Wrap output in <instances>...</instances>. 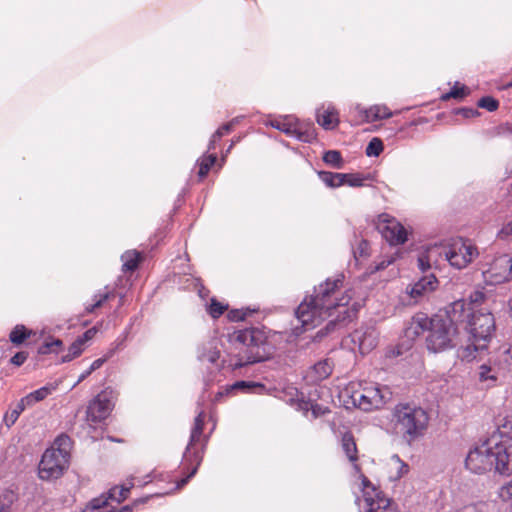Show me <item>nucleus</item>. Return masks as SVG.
I'll return each mask as SVG.
<instances>
[{
    "label": "nucleus",
    "instance_id": "a18cd8bd",
    "mask_svg": "<svg viewBox=\"0 0 512 512\" xmlns=\"http://www.w3.org/2000/svg\"><path fill=\"white\" fill-rule=\"evenodd\" d=\"M497 235L501 240L512 241V220L505 223Z\"/></svg>",
    "mask_w": 512,
    "mask_h": 512
},
{
    "label": "nucleus",
    "instance_id": "6e6552de",
    "mask_svg": "<svg viewBox=\"0 0 512 512\" xmlns=\"http://www.w3.org/2000/svg\"><path fill=\"white\" fill-rule=\"evenodd\" d=\"M204 420L205 412L201 410L194 419L189 442L182 458L183 469L189 470V473L186 477L177 482L176 489L184 487L189 482V480L196 474L198 467L203 460L205 443L200 448H198L197 445L200 442L203 433Z\"/></svg>",
    "mask_w": 512,
    "mask_h": 512
},
{
    "label": "nucleus",
    "instance_id": "58836bf2",
    "mask_svg": "<svg viewBox=\"0 0 512 512\" xmlns=\"http://www.w3.org/2000/svg\"><path fill=\"white\" fill-rule=\"evenodd\" d=\"M227 307V305L212 298L210 304L207 306V312L212 318L217 319L224 313Z\"/></svg>",
    "mask_w": 512,
    "mask_h": 512
},
{
    "label": "nucleus",
    "instance_id": "2eb2a0df",
    "mask_svg": "<svg viewBox=\"0 0 512 512\" xmlns=\"http://www.w3.org/2000/svg\"><path fill=\"white\" fill-rule=\"evenodd\" d=\"M378 229L391 245H402L408 240L406 228L390 215L383 213L378 217Z\"/></svg>",
    "mask_w": 512,
    "mask_h": 512
},
{
    "label": "nucleus",
    "instance_id": "4be33fe9",
    "mask_svg": "<svg viewBox=\"0 0 512 512\" xmlns=\"http://www.w3.org/2000/svg\"><path fill=\"white\" fill-rule=\"evenodd\" d=\"M316 119L325 130H333L339 124V113L333 105L328 104L317 110Z\"/></svg>",
    "mask_w": 512,
    "mask_h": 512
},
{
    "label": "nucleus",
    "instance_id": "6ab92c4d",
    "mask_svg": "<svg viewBox=\"0 0 512 512\" xmlns=\"http://www.w3.org/2000/svg\"><path fill=\"white\" fill-rule=\"evenodd\" d=\"M438 279L434 273H429L427 275H422L409 290H407L408 294L411 298L417 302L420 298L425 296L428 293L433 292L438 287Z\"/></svg>",
    "mask_w": 512,
    "mask_h": 512
},
{
    "label": "nucleus",
    "instance_id": "c03bdc74",
    "mask_svg": "<svg viewBox=\"0 0 512 512\" xmlns=\"http://www.w3.org/2000/svg\"><path fill=\"white\" fill-rule=\"evenodd\" d=\"M499 496L504 502L512 505V480L500 488Z\"/></svg>",
    "mask_w": 512,
    "mask_h": 512
},
{
    "label": "nucleus",
    "instance_id": "a211bd4d",
    "mask_svg": "<svg viewBox=\"0 0 512 512\" xmlns=\"http://www.w3.org/2000/svg\"><path fill=\"white\" fill-rule=\"evenodd\" d=\"M266 387L261 382L256 381H246L239 380L234 382L231 385H227L223 387L221 390L217 392L215 395V401H220L223 396L230 395L234 392H241L244 394H264L266 392Z\"/></svg>",
    "mask_w": 512,
    "mask_h": 512
},
{
    "label": "nucleus",
    "instance_id": "393cba45",
    "mask_svg": "<svg viewBox=\"0 0 512 512\" xmlns=\"http://www.w3.org/2000/svg\"><path fill=\"white\" fill-rule=\"evenodd\" d=\"M56 389V385L54 384H48V385H45L31 393H29L28 395H26L25 397H23L22 399L25 401V403L28 405V406H32L34 405L35 403L39 402V401H42L44 400L46 397H48L54 390Z\"/></svg>",
    "mask_w": 512,
    "mask_h": 512
},
{
    "label": "nucleus",
    "instance_id": "473e14b6",
    "mask_svg": "<svg viewBox=\"0 0 512 512\" xmlns=\"http://www.w3.org/2000/svg\"><path fill=\"white\" fill-rule=\"evenodd\" d=\"M464 300L466 301V305L469 311L475 312L480 309H486L482 306L485 301V294L482 291L476 290L470 294L468 300Z\"/></svg>",
    "mask_w": 512,
    "mask_h": 512
},
{
    "label": "nucleus",
    "instance_id": "bf43d9fd",
    "mask_svg": "<svg viewBox=\"0 0 512 512\" xmlns=\"http://www.w3.org/2000/svg\"><path fill=\"white\" fill-rule=\"evenodd\" d=\"M395 259L396 257L394 255L383 258L380 262L377 263L376 270H383L387 268L389 265L394 263Z\"/></svg>",
    "mask_w": 512,
    "mask_h": 512
},
{
    "label": "nucleus",
    "instance_id": "9d476101",
    "mask_svg": "<svg viewBox=\"0 0 512 512\" xmlns=\"http://www.w3.org/2000/svg\"><path fill=\"white\" fill-rule=\"evenodd\" d=\"M452 267L463 269L478 256L477 247L469 240L459 239L441 251Z\"/></svg>",
    "mask_w": 512,
    "mask_h": 512
},
{
    "label": "nucleus",
    "instance_id": "338daca9",
    "mask_svg": "<svg viewBox=\"0 0 512 512\" xmlns=\"http://www.w3.org/2000/svg\"><path fill=\"white\" fill-rule=\"evenodd\" d=\"M92 373H93V371H90V367H89L87 370L83 371V372L80 374V376H79V378H78V380H77V382L75 383V385H74V386H76L77 384H79V383H81L82 381H84V380H85L88 376H90Z\"/></svg>",
    "mask_w": 512,
    "mask_h": 512
},
{
    "label": "nucleus",
    "instance_id": "774afa93",
    "mask_svg": "<svg viewBox=\"0 0 512 512\" xmlns=\"http://www.w3.org/2000/svg\"><path fill=\"white\" fill-rule=\"evenodd\" d=\"M106 512H132V507L129 505L123 506L117 510H108Z\"/></svg>",
    "mask_w": 512,
    "mask_h": 512
},
{
    "label": "nucleus",
    "instance_id": "3c124183",
    "mask_svg": "<svg viewBox=\"0 0 512 512\" xmlns=\"http://www.w3.org/2000/svg\"><path fill=\"white\" fill-rule=\"evenodd\" d=\"M343 311H337V315H336V318L334 320H330L327 327H329L330 325L334 324L335 320L337 321H344L346 319H351L352 317V314H355V311H352V313L346 309L345 307H343Z\"/></svg>",
    "mask_w": 512,
    "mask_h": 512
},
{
    "label": "nucleus",
    "instance_id": "f03ea898",
    "mask_svg": "<svg viewBox=\"0 0 512 512\" xmlns=\"http://www.w3.org/2000/svg\"><path fill=\"white\" fill-rule=\"evenodd\" d=\"M449 315L454 321L460 323L467 335L470 344L461 346L458 349V356L462 360L471 361L476 357L477 352L487 349L495 331V319L488 309L469 311L464 299L456 300L449 304Z\"/></svg>",
    "mask_w": 512,
    "mask_h": 512
},
{
    "label": "nucleus",
    "instance_id": "a19ab883",
    "mask_svg": "<svg viewBox=\"0 0 512 512\" xmlns=\"http://www.w3.org/2000/svg\"><path fill=\"white\" fill-rule=\"evenodd\" d=\"M82 352H83V346L81 345V341L75 340L70 345V347L68 349V353L66 355L62 356V362L63 363L70 362L74 358L80 356Z\"/></svg>",
    "mask_w": 512,
    "mask_h": 512
},
{
    "label": "nucleus",
    "instance_id": "a878e982",
    "mask_svg": "<svg viewBox=\"0 0 512 512\" xmlns=\"http://www.w3.org/2000/svg\"><path fill=\"white\" fill-rule=\"evenodd\" d=\"M317 175L319 179L329 188H338L343 186V173L330 172V171H318Z\"/></svg>",
    "mask_w": 512,
    "mask_h": 512
},
{
    "label": "nucleus",
    "instance_id": "79ce46f5",
    "mask_svg": "<svg viewBox=\"0 0 512 512\" xmlns=\"http://www.w3.org/2000/svg\"><path fill=\"white\" fill-rule=\"evenodd\" d=\"M343 185L350 187H361L364 185L365 178L359 173H343Z\"/></svg>",
    "mask_w": 512,
    "mask_h": 512
},
{
    "label": "nucleus",
    "instance_id": "2f4dec72",
    "mask_svg": "<svg viewBox=\"0 0 512 512\" xmlns=\"http://www.w3.org/2000/svg\"><path fill=\"white\" fill-rule=\"evenodd\" d=\"M322 160L325 164L335 169H341L344 166L342 154L338 150H328L324 152Z\"/></svg>",
    "mask_w": 512,
    "mask_h": 512
},
{
    "label": "nucleus",
    "instance_id": "8fccbe9b",
    "mask_svg": "<svg viewBox=\"0 0 512 512\" xmlns=\"http://www.w3.org/2000/svg\"><path fill=\"white\" fill-rule=\"evenodd\" d=\"M310 411L312 413L313 419H316V418L330 412L328 407H324L318 403H311Z\"/></svg>",
    "mask_w": 512,
    "mask_h": 512
},
{
    "label": "nucleus",
    "instance_id": "37998d69",
    "mask_svg": "<svg viewBox=\"0 0 512 512\" xmlns=\"http://www.w3.org/2000/svg\"><path fill=\"white\" fill-rule=\"evenodd\" d=\"M478 106L488 110L489 112H493L497 110L499 102L491 96H484L478 101Z\"/></svg>",
    "mask_w": 512,
    "mask_h": 512
},
{
    "label": "nucleus",
    "instance_id": "c756f323",
    "mask_svg": "<svg viewBox=\"0 0 512 512\" xmlns=\"http://www.w3.org/2000/svg\"><path fill=\"white\" fill-rule=\"evenodd\" d=\"M141 256L137 251H126L121 256L123 271H134L140 262Z\"/></svg>",
    "mask_w": 512,
    "mask_h": 512
},
{
    "label": "nucleus",
    "instance_id": "4468645a",
    "mask_svg": "<svg viewBox=\"0 0 512 512\" xmlns=\"http://www.w3.org/2000/svg\"><path fill=\"white\" fill-rule=\"evenodd\" d=\"M512 365V357L510 350L506 349L500 352L496 359L484 363L479 367V380L481 382H489L494 384L501 373L506 372Z\"/></svg>",
    "mask_w": 512,
    "mask_h": 512
},
{
    "label": "nucleus",
    "instance_id": "f257e3e1",
    "mask_svg": "<svg viewBox=\"0 0 512 512\" xmlns=\"http://www.w3.org/2000/svg\"><path fill=\"white\" fill-rule=\"evenodd\" d=\"M344 275L336 274L314 287L313 293L306 296L295 310L297 320L303 330L320 325L324 320L336 315L340 307H346L352 295L343 291Z\"/></svg>",
    "mask_w": 512,
    "mask_h": 512
},
{
    "label": "nucleus",
    "instance_id": "5701e85b",
    "mask_svg": "<svg viewBox=\"0 0 512 512\" xmlns=\"http://www.w3.org/2000/svg\"><path fill=\"white\" fill-rule=\"evenodd\" d=\"M295 132L293 133V137L299 141L312 143L316 140V130L313 123H302L299 120L294 122Z\"/></svg>",
    "mask_w": 512,
    "mask_h": 512
},
{
    "label": "nucleus",
    "instance_id": "603ef678",
    "mask_svg": "<svg viewBox=\"0 0 512 512\" xmlns=\"http://www.w3.org/2000/svg\"><path fill=\"white\" fill-rule=\"evenodd\" d=\"M369 242L366 241V240H361L360 243L358 244V247L356 248V250H354V255L355 256H360V257H366L368 256L369 254Z\"/></svg>",
    "mask_w": 512,
    "mask_h": 512
},
{
    "label": "nucleus",
    "instance_id": "ddd939ff",
    "mask_svg": "<svg viewBox=\"0 0 512 512\" xmlns=\"http://www.w3.org/2000/svg\"><path fill=\"white\" fill-rule=\"evenodd\" d=\"M114 407L113 391L109 388L102 390L87 407V420L100 423L105 420Z\"/></svg>",
    "mask_w": 512,
    "mask_h": 512
},
{
    "label": "nucleus",
    "instance_id": "4d7b16f0",
    "mask_svg": "<svg viewBox=\"0 0 512 512\" xmlns=\"http://www.w3.org/2000/svg\"><path fill=\"white\" fill-rule=\"evenodd\" d=\"M247 313L243 310H232L228 314V318L232 321H243Z\"/></svg>",
    "mask_w": 512,
    "mask_h": 512
},
{
    "label": "nucleus",
    "instance_id": "cd10ccee",
    "mask_svg": "<svg viewBox=\"0 0 512 512\" xmlns=\"http://www.w3.org/2000/svg\"><path fill=\"white\" fill-rule=\"evenodd\" d=\"M342 448L347 458L351 462L357 460V446L353 436L350 433H345L342 437Z\"/></svg>",
    "mask_w": 512,
    "mask_h": 512
},
{
    "label": "nucleus",
    "instance_id": "052dcab7",
    "mask_svg": "<svg viewBox=\"0 0 512 512\" xmlns=\"http://www.w3.org/2000/svg\"><path fill=\"white\" fill-rule=\"evenodd\" d=\"M110 358L111 357H108V353L106 352V354L103 357L98 358L91 363L90 371H93V372L96 371Z\"/></svg>",
    "mask_w": 512,
    "mask_h": 512
},
{
    "label": "nucleus",
    "instance_id": "6e6d98bb",
    "mask_svg": "<svg viewBox=\"0 0 512 512\" xmlns=\"http://www.w3.org/2000/svg\"><path fill=\"white\" fill-rule=\"evenodd\" d=\"M232 123H225L222 126H220L215 132L214 137H217V139H221L224 135L228 134L232 131Z\"/></svg>",
    "mask_w": 512,
    "mask_h": 512
},
{
    "label": "nucleus",
    "instance_id": "e2e57ef3",
    "mask_svg": "<svg viewBox=\"0 0 512 512\" xmlns=\"http://www.w3.org/2000/svg\"><path fill=\"white\" fill-rule=\"evenodd\" d=\"M457 114H460L465 118H471L478 114V112L476 109L473 108H460L458 109Z\"/></svg>",
    "mask_w": 512,
    "mask_h": 512
},
{
    "label": "nucleus",
    "instance_id": "39448f33",
    "mask_svg": "<svg viewBox=\"0 0 512 512\" xmlns=\"http://www.w3.org/2000/svg\"><path fill=\"white\" fill-rule=\"evenodd\" d=\"M429 420L427 410L412 402H400L391 411L393 429L408 445L424 437Z\"/></svg>",
    "mask_w": 512,
    "mask_h": 512
},
{
    "label": "nucleus",
    "instance_id": "bb28decb",
    "mask_svg": "<svg viewBox=\"0 0 512 512\" xmlns=\"http://www.w3.org/2000/svg\"><path fill=\"white\" fill-rule=\"evenodd\" d=\"M28 405L23 399H21L14 408L7 411L4 415L3 422L7 428H10L18 420L21 413L25 410Z\"/></svg>",
    "mask_w": 512,
    "mask_h": 512
},
{
    "label": "nucleus",
    "instance_id": "9b49d317",
    "mask_svg": "<svg viewBox=\"0 0 512 512\" xmlns=\"http://www.w3.org/2000/svg\"><path fill=\"white\" fill-rule=\"evenodd\" d=\"M362 484L364 512H396L391 499L377 491L365 476H363Z\"/></svg>",
    "mask_w": 512,
    "mask_h": 512
},
{
    "label": "nucleus",
    "instance_id": "aec40b11",
    "mask_svg": "<svg viewBox=\"0 0 512 512\" xmlns=\"http://www.w3.org/2000/svg\"><path fill=\"white\" fill-rule=\"evenodd\" d=\"M221 341L214 337L198 347L197 358L202 363L216 364L221 355Z\"/></svg>",
    "mask_w": 512,
    "mask_h": 512
},
{
    "label": "nucleus",
    "instance_id": "dca6fc26",
    "mask_svg": "<svg viewBox=\"0 0 512 512\" xmlns=\"http://www.w3.org/2000/svg\"><path fill=\"white\" fill-rule=\"evenodd\" d=\"M430 324L431 318L427 314L416 313L403 329L402 345L409 347L416 338L429 330Z\"/></svg>",
    "mask_w": 512,
    "mask_h": 512
},
{
    "label": "nucleus",
    "instance_id": "f8f14e48",
    "mask_svg": "<svg viewBox=\"0 0 512 512\" xmlns=\"http://www.w3.org/2000/svg\"><path fill=\"white\" fill-rule=\"evenodd\" d=\"M482 274L485 282L489 285H499L511 281L512 257L509 254L496 256Z\"/></svg>",
    "mask_w": 512,
    "mask_h": 512
},
{
    "label": "nucleus",
    "instance_id": "0eeeda50",
    "mask_svg": "<svg viewBox=\"0 0 512 512\" xmlns=\"http://www.w3.org/2000/svg\"><path fill=\"white\" fill-rule=\"evenodd\" d=\"M71 439L68 435L58 436L53 445L46 449L39 463L38 474L43 480L58 479L69 466Z\"/></svg>",
    "mask_w": 512,
    "mask_h": 512
},
{
    "label": "nucleus",
    "instance_id": "680f3d73",
    "mask_svg": "<svg viewBox=\"0 0 512 512\" xmlns=\"http://www.w3.org/2000/svg\"><path fill=\"white\" fill-rule=\"evenodd\" d=\"M95 332L96 331L94 328L88 329L83 333L82 336L78 337L76 340L81 341V345L83 346L88 340H90L94 336Z\"/></svg>",
    "mask_w": 512,
    "mask_h": 512
},
{
    "label": "nucleus",
    "instance_id": "b1692460",
    "mask_svg": "<svg viewBox=\"0 0 512 512\" xmlns=\"http://www.w3.org/2000/svg\"><path fill=\"white\" fill-rule=\"evenodd\" d=\"M366 122H373L390 118L393 112L385 105H374L363 111H359Z\"/></svg>",
    "mask_w": 512,
    "mask_h": 512
},
{
    "label": "nucleus",
    "instance_id": "f704fd0d",
    "mask_svg": "<svg viewBox=\"0 0 512 512\" xmlns=\"http://www.w3.org/2000/svg\"><path fill=\"white\" fill-rule=\"evenodd\" d=\"M216 160V154H210L208 156H204L201 160H198V175L200 178H204L208 174L210 168L215 164Z\"/></svg>",
    "mask_w": 512,
    "mask_h": 512
},
{
    "label": "nucleus",
    "instance_id": "7c9ffc66",
    "mask_svg": "<svg viewBox=\"0 0 512 512\" xmlns=\"http://www.w3.org/2000/svg\"><path fill=\"white\" fill-rule=\"evenodd\" d=\"M133 486H134V483L130 482L129 485H127V486L123 485L121 487H118V486L112 487L108 491L106 497L108 498V500L111 499V500L116 501L117 503H120L128 497L130 489Z\"/></svg>",
    "mask_w": 512,
    "mask_h": 512
},
{
    "label": "nucleus",
    "instance_id": "423d86ee",
    "mask_svg": "<svg viewBox=\"0 0 512 512\" xmlns=\"http://www.w3.org/2000/svg\"><path fill=\"white\" fill-rule=\"evenodd\" d=\"M461 327L458 321L449 315V305L445 315L431 317V324L426 338L427 349L434 353L444 352L460 344Z\"/></svg>",
    "mask_w": 512,
    "mask_h": 512
},
{
    "label": "nucleus",
    "instance_id": "09e8293b",
    "mask_svg": "<svg viewBox=\"0 0 512 512\" xmlns=\"http://www.w3.org/2000/svg\"><path fill=\"white\" fill-rule=\"evenodd\" d=\"M127 333L128 332H125L122 337H119L115 340V342L112 344V347L107 351L108 357H112L118 350L124 347Z\"/></svg>",
    "mask_w": 512,
    "mask_h": 512
},
{
    "label": "nucleus",
    "instance_id": "4c0bfd02",
    "mask_svg": "<svg viewBox=\"0 0 512 512\" xmlns=\"http://www.w3.org/2000/svg\"><path fill=\"white\" fill-rule=\"evenodd\" d=\"M15 500L16 495L12 491L0 494V512H11V506Z\"/></svg>",
    "mask_w": 512,
    "mask_h": 512
},
{
    "label": "nucleus",
    "instance_id": "ea45409f",
    "mask_svg": "<svg viewBox=\"0 0 512 512\" xmlns=\"http://www.w3.org/2000/svg\"><path fill=\"white\" fill-rule=\"evenodd\" d=\"M270 125L273 128L280 130V131L284 132L286 135L291 136V137H293V133L295 132L294 123L288 121L287 119L271 121Z\"/></svg>",
    "mask_w": 512,
    "mask_h": 512
},
{
    "label": "nucleus",
    "instance_id": "49530a36",
    "mask_svg": "<svg viewBox=\"0 0 512 512\" xmlns=\"http://www.w3.org/2000/svg\"><path fill=\"white\" fill-rule=\"evenodd\" d=\"M457 512H489V509L486 503L480 502L467 505Z\"/></svg>",
    "mask_w": 512,
    "mask_h": 512
},
{
    "label": "nucleus",
    "instance_id": "864d4df0",
    "mask_svg": "<svg viewBox=\"0 0 512 512\" xmlns=\"http://www.w3.org/2000/svg\"><path fill=\"white\" fill-rule=\"evenodd\" d=\"M191 281H192L194 287L198 290V295L202 299H205L208 296L209 291L202 285L200 279L191 277Z\"/></svg>",
    "mask_w": 512,
    "mask_h": 512
},
{
    "label": "nucleus",
    "instance_id": "13d9d810",
    "mask_svg": "<svg viewBox=\"0 0 512 512\" xmlns=\"http://www.w3.org/2000/svg\"><path fill=\"white\" fill-rule=\"evenodd\" d=\"M311 401L306 400H298L296 402V410L301 411L304 415H306L311 409Z\"/></svg>",
    "mask_w": 512,
    "mask_h": 512
},
{
    "label": "nucleus",
    "instance_id": "1a4fd4ad",
    "mask_svg": "<svg viewBox=\"0 0 512 512\" xmlns=\"http://www.w3.org/2000/svg\"><path fill=\"white\" fill-rule=\"evenodd\" d=\"M350 397L354 406L363 411H371L387 403L392 397V392L387 386L371 383L362 389L352 391Z\"/></svg>",
    "mask_w": 512,
    "mask_h": 512
},
{
    "label": "nucleus",
    "instance_id": "0e129e2a",
    "mask_svg": "<svg viewBox=\"0 0 512 512\" xmlns=\"http://www.w3.org/2000/svg\"><path fill=\"white\" fill-rule=\"evenodd\" d=\"M392 458L396 459L397 462L400 464L398 477H402L403 475H405L408 472L409 466L406 463H404L403 461H401L398 455H394Z\"/></svg>",
    "mask_w": 512,
    "mask_h": 512
},
{
    "label": "nucleus",
    "instance_id": "de8ad7c7",
    "mask_svg": "<svg viewBox=\"0 0 512 512\" xmlns=\"http://www.w3.org/2000/svg\"><path fill=\"white\" fill-rule=\"evenodd\" d=\"M511 432H512V422L509 420H505L504 424L497 425L496 431H494L491 435L501 434L505 437H512V435H510Z\"/></svg>",
    "mask_w": 512,
    "mask_h": 512
},
{
    "label": "nucleus",
    "instance_id": "412c9836",
    "mask_svg": "<svg viewBox=\"0 0 512 512\" xmlns=\"http://www.w3.org/2000/svg\"><path fill=\"white\" fill-rule=\"evenodd\" d=\"M442 255L438 247H427L423 250L417 258V267L423 275L433 273L436 257Z\"/></svg>",
    "mask_w": 512,
    "mask_h": 512
},
{
    "label": "nucleus",
    "instance_id": "f3484780",
    "mask_svg": "<svg viewBox=\"0 0 512 512\" xmlns=\"http://www.w3.org/2000/svg\"><path fill=\"white\" fill-rule=\"evenodd\" d=\"M351 341L362 354L369 353L378 343V332L373 326H361L350 334Z\"/></svg>",
    "mask_w": 512,
    "mask_h": 512
},
{
    "label": "nucleus",
    "instance_id": "72a5a7b5",
    "mask_svg": "<svg viewBox=\"0 0 512 512\" xmlns=\"http://www.w3.org/2000/svg\"><path fill=\"white\" fill-rule=\"evenodd\" d=\"M468 93V88L465 85H459V83H455L449 92L441 96V99L444 101H447L451 98L460 100L463 99Z\"/></svg>",
    "mask_w": 512,
    "mask_h": 512
},
{
    "label": "nucleus",
    "instance_id": "5fc2aeb1",
    "mask_svg": "<svg viewBox=\"0 0 512 512\" xmlns=\"http://www.w3.org/2000/svg\"><path fill=\"white\" fill-rule=\"evenodd\" d=\"M28 354L27 352L20 351L17 352L14 356L11 357L10 363L15 366H21L27 359Z\"/></svg>",
    "mask_w": 512,
    "mask_h": 512
},
{
    "label": "nucleus",
    "instance_id": "20e7f679",
    "mask_svg": "<svg viewBox=\"0 0 512 512\" xmlns=\"http://www.w3.org/2000/svg\"><path fill=\"white\" fill-rule=\"evenodd\" d=\"M235 342L241 347H238V354L227 364L233 371L250 364L266 361L275 350L274 345L268 340L266 332L257 327L235 332Z\"/></svg>",
    "mask_w": 512,
    "mask_h": 512
},
{
    "label": "nucleus",
    "instance_id": "e433bc0d",
    "mask_svg": "<svg viewBox=\"0 0 512 512\" xmlns=\"http://www.w3.org/2000/svg\"><path fill=\"white\" fill-rule=\"evenodd\" d=\"M383 149L384 145L382 140L378 137H374L368 143L365 152L368 157H378Z\"/></svg>",
    "mask_w": 512,
    "mask_h": 512
},
{
    "label": "nucleus",
    "instance_id": "c9c22d12",
    "mask_svg": "<svg viewBox=\"0 0 512 512\" xmlns=\"http://www.w3.org/2000/svg\"><path fill=\"white\" fill-rule=\"evenodd\" d=\"M111 296L110 292H98L93 297L94 302L85 306L86 312L92 313L95 309L101 307Z\"/></svg>",
    "mask_w": 512,
    "mask_h": 512
},
{
    "label": "nucleus",
    "instance_id": "c85d7f7f",
    "mask_svg": "<svg viewBox=\"0 0 512 512\" xmlns=\"http://www.w3.org/2000/svg\"><path fill=\"white\" fill-rule=\"evenodd\" d=\"M32 331L24 325H16L9 334V339L14 345H21L26 339L30 338Z\"/></svg>",
    "mask_w": 512,
    "mask_h": 512
},
{
    "label": "nucleus",
    "instance_id": "69168bd1",
    "mask_svg": "<svg viewBox=\"0 0 512 512\" xmlns=\"http://www.w3.org/2000/svg\"><path fill=\"white\" fill-rule=\"evenodd\" d=\"M154 478H156V473L155 472H151V473L147 474L143 479H137V484L139 486L146 485V484L152 482V480Z\"/></svg>",
    "mask_w": 512,
    "mask_h": 512
},
{
    "label": "nucleus",
    "instance_id": "7ed1b4c3",
    "mask_svg": "<svg viewBox=\"0 0 512 512\" xmlns=\"http://www.w3.org/2000/svg\"><path fill=\"white\" fill-rule=\"evenodd\" d=\"M465 466L476 474L492 470L502 475L512 474V437L490 435L469 451Z\"/></svg>",
    "mask_w": 512,
    "mask_h": 512
}]
</instances>
